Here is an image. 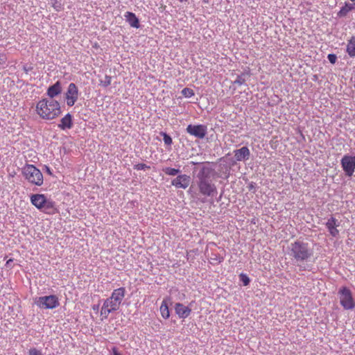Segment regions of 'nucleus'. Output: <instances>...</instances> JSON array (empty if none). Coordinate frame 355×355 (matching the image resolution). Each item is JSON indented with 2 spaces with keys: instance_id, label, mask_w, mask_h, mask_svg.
Listing matches in <instances>:
<instances>
[{
  "instance_id": "obj_14",
  "label": "nucleus",
  "mask_w": 355,
  "mask_h": 355,
  "mask_svg": "<svg viewBox=\"0 0 355 355\" xmlns=\"http://www.w3.org/2000/svg\"><path fill=\"white\" fill-rule=\"evenodd\" d=\"M325 225L330 235L333 237H336L339 234V231L338 230L337 227L340 225V223L334 217H331L329 218Z\"/></svg>"
},
{
  "instance_id": "obj_9",
  "label": "nucleus",
  "mask_w": 355,
  "mask_h": 355,
  "mask_svg": "<svg viewBox=\"0 0 355 355\" xmlns=\"http://www.w3.org/2000/svg\"><path fill=\"white\" fill-rule=\"evenodd\" d=\"M340 164L345 175L352 177L355 171V155H344L341 159Z\"/></svg>"
},
{
  "instance_id": "obj_12",
  "label": "nucleus",
  "mask_w": 355,
  "mask_h": 355,
  "mask_svg": "<svg viewBox=\"0 0 355 355\" xmlns=\"http://www.w3.org/2000/svg\"><path fill=\"white\" fill-rule=\"evenodd\" d=\"M190 176L182 174L178 175L177 178L171 181V184L177 189H187L190 184Z\"/></svg>"
},
{
  "instance_id": "obj_26",
  "label": "nucleus",
  "mask_w": 355,
  "mask_h": 355,
  "mask_svg": "<svg viewBox=\"0 0 355 355\" xmlns=\"http://www.w3.org/2000/svg\"><path fill=\"white\" fill-rule=\"evenodd\" d=\"M111 76L106 75L103 79L100 80V85L104 87H106L111 84Z\"/></svg>"
},
{
  "instance_id": "obj_29",
  "label": "nucleus",
  "mask_w": 355,
  "mask_h": 355,
  "mask_svg": "<svg viewBox=\"0 0 355 355\" xmlns=\"http://www.w3.org/2000/svg\"><path fill=\"white\" fill-rule=\"evenodd\" d=\"M134 168L137 170V171H141V170H146V169H149L150 168V166L145 164H137L136 165L134 166Z\"/></svg>"
},
{
  "instance_id": "obj_18",
  "label": "nucleus",
  "mask_w": 355,
  "mask_h": 355,
  "mask_svg": "<svg viewBox=\"0 0 355 355\" xmlns=\"http://www.w3.org/2000/svg\"><path fill=\"white\" fill-rule=\"evenodd\" d=\"M126 21L131 27L138 28L139 27V19L136 17L135 14L131 12H126L124 14Z\"/></svg>"
},
{
  "instance_id": "obj_19",
  "label": "nucleus",
  "mask_w": 355,
  "mask_h": 355,
  "mask_svg": "<svg viewBox=\"0 0 355 355\" xmlns=\"http://www.w3.org/2000/svg\"><path fill=\"white\" fill-rule=\"evenodd\" d=\"M125 289L123 287H121L116 289H114L112 293L111 297L114 299L117 303L120 305L125 297Z\"/></svg>"
},
{
  "instance_id": "obj_23",
  "label": "nucleus",
  "mask_w": 355,
  "mask_h": 355,
  "mask_svg": "<svg viewBox=\"0 0 355 355\" xmlns=\"http://www.w3.org/2000/svg\"><path fill=\"white\" fill-rule=\"evenodd\" d=\"M50 4L57 12L61 11L63 9V4L61 0H50Z\"/></svg>"
},
{
  "instance_id": "obj_4",
  "label": "nucleus",
  "mask_w": 355,
  "mask_h": 355,
  "mask_svg": "<svg viewBox=\"0 0 355 355\" xmlns=\"http://www.w3.org/2000/svg\"><path fill=\"white\" fill-rule=\"evenodd\" d=\"M24 178L31 184L42 186L44 178L42 172L33 164H26L21 170Z\"/></svg>"
},
{
  "instance_id": "obj_1",
  "label": "nucleus",
  "mask_w": 355,
  "mask_h": 355,
  "mask_svg": "<svg viewBox=\"0 0 355 355\" xmlns=\"http://www.w3.org/2000/svg\"><path fill=\"white\" fill-rule=\"evenodd\" d=\"M212 169L204 166L197 175V184L200 193L207 197H214L217 194V188L212 178Z\"/></svg>"
},
{
  "instance_id": "obj_30",
  "label": "nucleus",
  "mask_w": 355,
  "mask_h": 355,
  "mask_svg": "<svg viewBox=\"0 0 355 355\" xmlns=\"http://www.w3.org/2000/svg\"><path fill=\"white\" fill-rule=\"evenodd\" d=\"M245 82V79L242 76H239L234 81V84L239 85H243Z\"/></svg>"
},
{
  "instance_id": "obj_17",
  "label": "nucleus",
  "mask_w": 355,
  "mask_h": 355,
  "mask_svg": "<svg viewBox=\"0 0 355 355\" xmlns=\"http://www.w3.org/2000/svg\"><path fill=\"white\" fill-rule=\"evenodd\" d=\"M58 126L62 130L71 129L73 126L71 114L68 113L64 117H62L60 120V123Z\"/></svg>"
},
{
  "instance_id": "obj_7",
  "label": "nucleus",
  "mask_w": 355,
  "mask_h": 355,
  "mask_svg": "<svg viewBox=\"0 0 355 355\" xmlns=\"http://www.w3.org/2000/svg\"><path fill=\"white\" fill-rule=\"evenodd\" d=\"M31 203L40 210L46 211L54 207V203L48 200L44 194H33L31 196Z\"/></svg>"
},
{
  "instance_id": "obj_25",
  "label": "nucleus",
  "mask_w": 355,
  "mask_h": 355,
  "mask_svg": "<svg viewBox=\"0 0 355 355\" xmlns=\"http://www.w3.org/2000/svg\"><path fill=\"white\" fill-rule=\"evenodd\" d=\"M194 94L195 93H194L193 90L191 88L185 87L182 90V94L185 98H191L193 96H194Z\"/></svg>"
},
{
  "instance_id": "obj_6",
  "label": "nucleus",
  "mask_w": 355,
  "mask_h": 355,
  "mask_svg": "<svg viewBox=\"0 0 355 355\" xmlns=\"http://www.w3.org/2000/svg\"><path fill=\"white\" fill-rule=\"evenodd\" d=\"M338 296L341 306L345 310H352L355 307V301L351 291L347 287H342L338 291Z\"/></svg>"
},
{
  "instance_id": "obj_34",
  "label": "nucleus",
  "mask_w": 355,
  "mask_h": 355,
  "mask_svg": "<svg viewBox=\"0 0 355 355\" xmlns=\"http://www.w3.org/2000/svg\"><path fill=\"white\" fill-rule=\"evenodd\" d=\"M112 355H122L116 347L112 348Z\"/></svg>"
},
{
  "instance_id": "obj_32",
  "label": "nucleus",
  "mask_w": 355,
  "mask_h": 355,
  "mask_svg": "<svg viewBox=\"0 0 355 355\" xmlns=\"http://www.w3.org/2000/svg\"><path fill=\"white\" fill-rule=\"evenodd\" d=\"M212 256L214 257H211V259L213 260V261H216L218 263H220V262H222L223 261V257H221V256L216 255L215 254H212Z\"/></svg>"
},
{
  "instance_id": "obj_24",
  "label": "nucleus",
  "mask_w": 355,
  "mask_h": 355,
  "mask_svg": "<svg viewBox=\"0 0 355 355\" xmlns=\"http://www.w3.org/2000/svg\"><path fill=\"white\" fill-rule=\"evenodd\" d=\"M162 171L168 175L175 176L178 175L180 171L177 168H171V167H165L162 169Z\"/></svg>"
},
{
  "instance_id": "obj_38",
  "label": "nucleus",
  "mask_w": 355,
  "mask_h": 355,
  "mask_svg": "<svg viewBox=\"0 0 355 355\" xmlns=\"http://www.w3.org/2000/svg\"><path fill=\"white\" fill-rule=\"evenodd\" d=\"M94 310H95V309H98V306H96V307H94Z\"/></svg>"
},
{
  "instance_id": "obj_8",
  "label": "nucleus",
  "mask_w": 355,
  "mask_h": 355,
  "mask_svg": "<svg viewBox=\"0 0 355 355\" xmlns=\"http://www.w3.org/2000/svg\"><path fill=\"white\" fill-rule=\"evenodd\" d=\"M78 96L79 90L76 85L73 83H69L64 94L67 105L69 107L73 106L78 99Z\"/></svg>"
},
{
  "instance_id": "obj_2",
  "label": "nucleus",
  "mask_w": 355,
  "mask_h": 355,
  "mask_svg": "<svg viewBox=\"0 0 355 355\" xmlns=\"http://www.w3.org/2000/svg\"><path fill=\"white\" fill-rule=\"evenodd\" d=\"M313 248L309 243L296 241L288 247V254L296 262H308L313 257Z\"/></svg>"
},
{
  "instance_id": "obj_16",
  "label": "nucleus",
  "mask_w": 355,
  "mask_h": 355,
  "mask_svg": "<svg viewBox=\"0 0 355 355\" xmlns=\"http://www.w3.org/2000/svg\"><path fill=\"white\" fill-rule=\"evenodd\" d=\"M62 92V86L60 81H57L55 84L50 86L47 91L46 94L49 97V99H54V98Z\"/></svg>"
},
{
  "instance_id": "obj_31",
  "label": "nucleus",
  "mask_w": 355,
  "mask_h": 355,
  "mask_svg": "<svg viewBox=\"0 0 355 355\" xmlns=\"http://www.w3.org/2000/svg\"><path fill=\"white\" fill-rule=\"evenodd\" d=\"M28 355H43L42 352L36 348H31L28 351Z\"/></svg>"
},
{
  "instance_id": "obj_20",
  "label": "nucleus",
  "mask_w": 355,
  "mask_h": 355,
  "mask_svg": "<svg viewBox=\"0 0 355 355\" xmlns=\"http://www.w3.org/2000/svg\"><path fill=\"white\" fill-rule=\"evenodd\" d=\"M352 10H355V3H345V6H343L338 12V16L340 17H345Z\"/></svg>"
},
{
  "instance_id": "obj_39",
  "label": "nucleus",
  "mask_w": 355,
  "mask_h": 355,
  "mask_svg": "<svg viewBox=\"0 0 355 355\" xmlns=\"http://www.w3.org/2000/svg\"><path fill=\"white\" fill-rule=\"evenodd\" d=\"M203 1L205 2V3L207 2V0H203Z\"/></svg>"
},
{
  "instance_id": "obj_37",
  "label": "nucleus",
  "mask_w": 355,
  "mask_h": 355,
  "mask_svg": "<svg viewBox=\"0 0 355 355\" xmlns=\"http://www.w3.org/2000/svg\"><path fill=\"white\" fill-rule=\"evenodd\" d=\"M229 177V173L225 174V178L227 179Z\"/></svg>"
},
{
  "instance_id": "obj_10",
  "label": "nucleus",
  "mask_w": 355,
  "mask_h": 355,
  "mask_svg": "<svg viewBox=\"0 0 355 355\" xmlns=\"http://www.w3.org/2000/svg\"><path fill=\"white\" fill-rule=\"evenodd\" d=\"M119 307L120 304L110 297L104 301L101 309V315L107 318L110 313L119 310Z\"/></svg>"
},
{
  "instance_id": "obj_28",
  "label": "nucleus",
  "mask_w": 355,
  "mask_h": 355,
  "mask_svg": "<svg viewBox=\"0 0 355 355\" xmlns=\"http://www.w3.org/2000/svg\"><path fill=\"white\" fill-rule=\"evenodd\" d=\"M239 278L241 282H242L244 286H248L250 284V278L248 277L247 275L241 273L239 275Z\"/></svg>"
},
{
  "instance_id": "obj_3",
  "label": "nucleus",
  "mask_w": 355,
  "mask_h": 355,
  "mask_svg": "<svg viewBox=\"0 0 355 355\" xmlns=\"http://www.w3.org/2000/svg\"><path fill=\"white\" fill-rule=\"evenodd\" d=\"M36 112L42 119L53 120L60 116L62 111L58 101L44 98L37 102Z\"/></svg>"
},
{
  "instance_id": "obj_35",
  "label": "nucleus",
  "mask_w": 355,
  "mask_h": 355,
  "mask_svg": "<svg viewBox=\"0 0 355 355\" xmlns=\"http://www.w3.org/2000/svg\"><path fill=\"white\" fill-rule=\"evenodd\" d=\"M45 168H46V173H47L48 174H49V175H52L51 170V168H50L49 166H45Z\"/></svg>"
},
{
  "instance_id": "obj_27",
  "label": "nucleus",
  "mask_w": 355,
  "mask_h": 355,
  "mask_svg": "<svg viewBox=\"0 0 355 355\" xmlns=\"http://www.w3.org/2000/svg\"><path fill=\"white\" fill-rule=\"evenodd\" d=\"M161 135H162V137H163V140H164V144L167 146H171V144L173 143L171 137L170 135H168L167 133L163 132H161Z\"/></svg>"
},
{
  "instance_id": "obj_33",
  "label": "nucleus",
  "mask_w": 355,
  "mask_h": 355,
  "mask_svg": "<svg viewBox=\"0 0 355 355\" xmlns=\"http://www.w3.org/2000/svg\"><path fill=\"white\" fill-rule=\"evenodd\" d=\"M327 58H328L329 61L331 64H334L336 62L337 57L335 54H329Z\"/></svg>"
},
{
  "instance_id": "obj_36",
  "label": "nucleus",
  "mask_w": 355,
  "mask_h": 355,
  "mask_svg": "<svg viewBox=\"0 0 355 355\" xmlns=\"http://www.w3.org/2000/svg\"><path fill=\"white\" fill-rule=\"evenodd\" d=\"M300 268L303 270H309L305 266H300Z\"/></svg>"
},
{
  "instance_id": "obj_21",
  "label": "nucleus",
  "mask_w": 355,
  "mask_h": 355,
  "mask_svg": "<svg viewBox=\"0 0 355 355\" xmlns=\"http://www.w3.org/2000/svg\"><path fill=\"white\" fill-rule=\"evenodd\" d=\"M346 51L350 58L355 57V36L348 40Z\"/></svg>"
},
{
  "instance_id": "obj_11",
  "label": "nucleus",
  "mask_w": 355,
  "mask_h": 355,
  "mask_svg": "<svg viewBox=\"0 0 355 355\" xmlns=\"http://www.w3.org/2000/svg\"><path fill=\"white\" fill-rule=\"evenodd\" d=\"M186 131L188 134L196 138L203 139L207 132V128L206 125L202 124H190L187 127Z\"/></svg>"
},
{
  "instance_id": "obj_13",
  "label": "nucleus",
  "mask_w": 355,
  "mask_h": 355,
  "mask_svg": "<svg viewBox=\"0 0 355 355\" xmlns=\"http://www.w3.org/2000/svg\"><path fill=\"white\" fill-rule=\"evenodd\" d=\"M175 312L180 319H185L191 313V309L182 303H176L174 306Z\"/></svg>"
},
{
  "instance_id": "obj_5",
  "label": "nucleus",
  "mask_w": 355,
  "mask_h": 355,
  "mask_svg": "<svg viewBox=\"0 0 355 355\" xmlns=\"http://www.w3.org/2000/svg\"><path fill=\"white\" fill-rule=\"evenodd\" d=\"M34 303L37 307L43 309H53L60 304L58 297L55 295L35 297Z\"/></svg>"
},
{
  "instance_id": "obj_40",
  "label": "nucleus",
  "mask_w": 355,
  "mask_h": 355,
  "mask_svg": "<svg viewBox=\"0 0 355 355\" xmlns=\"http://www.w3.org/2000/svg\"><path fill=\"white\" fill-rule=\"evenodd\" d=\"M350 1H352V2H354V1H355V0H350Z\"/></svg>"
},
{
  "instance_id": "obj_15",
  "label": "nucleus",
  "mask_w": 355,
  "mask_h": 355,
  "mask_svg": "<svg viewBox=\"0 0 355 355\" xmlns=\"http://www.w3.org/2000/svg\"><path fill=\"white\" fill-rule=\"evenodd\" d=\"M233 153L235 159L238 162L248 160L250 156V150L247 146H243L239 149L234 150Z\"/></svg>"
},
{
  "instance_id": "obj_22",
  "label": "nucleus",
  "mask_w": 355,
  "mask_h": 355,
  "mask_svg": "<svg viewBox=\"0 0 355 355\" xmlns=\"http://www.w3.org/2000/svg\"><path fill=\"white\" fill-rule=\"evenodd\" d=\"M160 313L164 319H168L170 316V311L168 304L165 300H163L160 306Z\"/></svg>"
}]
</instances>
